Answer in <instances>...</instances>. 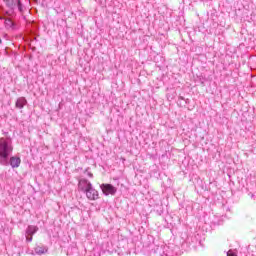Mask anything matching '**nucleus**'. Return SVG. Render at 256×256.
Returning <instances> with one entry per match:
<instances>
[{"mask_svg": "<svg viewBox=\"0 0 256 256\" xmlns=\"http://www.w3.org/2000/svg\"><path fill=\"white\" fill-rule=\"evenodd\" d=\"M13 155V138H0V163L7 164V157Z\"/></svg>", "mask_w": 256, "mask_h": 256, "instance_id": "f257e3e1", "label": "nucleus"}, {"mask_svg": "<svg viewBox=\"0 0 256 256\" xmlns=\"http://www.w3.org/2000/svg\"><path fill=\"white\" fill-rule=\"evenodd\" d=\"M3 167H12V169H18L21 166V157L19 156H8L6 159V164L0 163Z\"/></svg>", "mask_w": 256, "mask_h": 256, "instance_id": "f03ea898", "label": "nucleus"}, {"mask_svg": "<svg viewBox=\"0 0 256 256\" xmlns=\"http://www.w3.org/2000/svg\"><path fill=\"white\" fill-rule=\"evenodd\" d=\"M84 193L89 201H97L99 199V191L93 187V184H89Z\"/></svg>", "mask_w": 256, "mask_h": 256, "instance_id": "7ed1b4c3", "label": "nucleus"}, {"mask_svg": "<svg viewBox=\"0 0 256 256\" xmlns=\"http://www.w3.org/2000/svg\"><path fill=\"white\" fill-rule=\"evenodd\" d=\"M100 189L106 197L117 193V188L113 184H101Z\"/></svg>", "mask_w": 256, "mask_h": 256, "instance_id": "20e7f679", "label": "nucleus"}, {"mask_svg": "<svg viewBox=\"0 0 256 256\" xmlns=\"http://www.w3.org/2000/svg\"><path fill=\"white\" fill-rule=\"evenodd\" d=\"M38 231L39 227L29 225L25 231L26 243H31V241H33V235H35V233H37Z\"/></svg>", "mask_w": 256, "mask_h": 256, "instance_id": "39448f33", "label": "nucleus"}, {"mask_svg": "<svg viewBox=\"0 0 256 256\" xmlns=\"http://www.w3.org/2000/svg\"><path fill=\"white\" fill-rule=\"evenodd\" d=\"M4 25L5 29H7L8 31H17L18 29L17 23H15V21H13V19L11 18H6L4 21Z\"/></svg>", "mask_w": 256, "mask_h": 256, "instance_id": "423d86ee", "label": "nucleus"}, {"mask_svg": "<svg viewBox=\"0 0 256 256\" xmlns=\"http://www.w3.org/2000/svg\"><path fill=\"white\" fill-rule=\"evenodd\" d=\"M89 185H92L89 180L81 179V180H79V183H78V189L82 193H85L87 191V187H89Z\"/></svg>", "mask_w": 256, "mask_h": 256, "instance_id": "0eeeda50", "label": "nucleus"}, {"mask_svg": "<svg viewBox=\"0 0 256 256\" xmlns=\"http://www.w3.org/2000/svg\"><path fill=\"white\" fill-rule=\"evenodd\" d=\"M115 249L113 248V243L111 242H104L102 244V252L103 253H113Z\"/></svg>", "mask_w": 256, "mask_h": 256, "instance_id": "6e6552de", "label": "nucleus"}, {"mask_svg": "<svg viewBox=\"0 0 256 256\" xmlns=\"http://www.w3.org/2000/svg\"><path fill=\"white\" fill-rule=\"evenodd\" d=\"M48 251L49 248L45 245L36 246L34 248V253H36V255H45V253H47Z\"/></svg>", "mask_w": 256, "mask_h": 256, "instance_id": "1a4fd4ad", "label": "nucleus"}, {"mask_svg": "<svg viewBox=\"0 0 256 256\" xmlns=\"http://www.w3.org/2000/svg\"><path fill=\"white\" fill-rule=\"evenodd\" d=\"M27 105V99L25 97H20L16 100L15 107L16 109H23Z\"/></svg>", "mask_w": 256, "mask_h": 256, "instance_id": "9d476101", "label": "nucleus"}, {"mask_svg": "<svg viewBox=\"0 0 256 256\" xmlns=\"http://www.w3.org/2000/svg\"><path fill=\"white\" fill-rule=\"evenodd\" d=\"M6 3V6L9 7V9H15L17 4L15 3V0H4Z\"/></svg>", "mask_w": 256, "mask_h": 256, "instance_id": "9b49d317", "label": "nucleus"}, {"mask_svg": "<svg viewBox=\"0 0 256 256\" xmlns=\"http://www.w3.org/2000/svg\"><path fill=\"white\" fill-rule=\"evenodd\" d=\"M16 3H17L18 11L20 13H23V3L21 2V0H16Z\"/></svg>", "mask_w": 256, "mask_h": 256, "instance_id": "f8f14e48", "label": "nucleus"}, {"mask_svg": "<svg viewBox=\"0 0 256 256\" xmlns=\"http://www.w3.org/2000/svg\"><path fill=\"white\" fill-rule=\"evenodd\" d=\"M2 134L4 135V137L0 138V139H9V137H11L9 135V132H6L5 130H2Z\"/></svg>", "mask_w": 256, "mask_h": 256, "instance_id": "ddd939ff", "label": "nucleus"}, {"mask_svg": "<svg viewBox=\"0 0 256 256\" xmlns=\"http://www.w3.org/2000/svg\"><path fill=\"white\" fill-rule=\"evenodd\" d=\"M199 81H200L201 85L205 86V81H207V78L201 76V77L199 78Z\"/></svg>", "mask_w": 256, "mask_h": 256, "instance_id": "4468645a", "label": "nucleus"}, {"mask_svg": "<svg viewBox=\"0 0 256 256\" xmlns=\"http://www.w3.org/2000/svg\"><path fill=\"white\" fill-rule=\"evenodd\" d=\"M158 215H163V210L157 211Z\"/></svg>", "mask_w": 256, "mask_h": 256, "instance_id": "2eb2a0df", "label": "nucleus"}, {"mask_svg": "<svg viewBox=\"0 0 256 256\" xmlns=\"http://www.w3.org/2000/svg\"><path fill=\"white\" fill-rule=\"evenodd\" d=\"M179 99H180L181 101H185V97H183V96H179Z\"/></svg>", "mask_w": 256, "mask_h": 256, "instance_id": "dca6fc26", "label": "nucleus"}, {"mask_svg": "<svg viewBox=\"0 0 256 256\" xmlns=\"http://www.w3.org/2000/svg\"><path fill=\"white\" fill-rule=\"evenodd\" d=\"M88 177H91V178H93V173H91V172H88Z\"/></svg>", "mask_w": 256, "mask_h": 256, "instance_id": "f3484780", "label": "nucleus"}, {"mask_svg": "<svg viewBox=\"0 0 256 256\" xmlns=\"http://www.w3.org/2000/svg\"><path fill=\"white\" fill-rule=\"evenodd\" d=\"M184 101H185V104L188 105L190 100L189 99H185Z\"/></svg>", "mask_w": 256, "mask_h": 256, "instance_id": "a211bd4d", "label": "nucleus"}, {"mask_svg": "<svg viewBox=\"0 0 256 256\" xmlns=\"http://www.w3.org/2000/svg\"><path fill=\"white\" fill-rule=\"evenodd\" d=\"M249 195H251V197H252V198H254V197H255V195H254L253 193H250Z\"/></svg>", "mask_w": 256, "mask_h": 256, "instance_id": "6ab92c4d", "label": "nucleus"}, {"mask_svg": "<svg viewBox=\"0 0 256 256\" xmlns=\"http://www.w3.org/2000/svg\"><path fill=\"white\" fill-rule=\"evenodd\" d=\"M33 1H34V3H38L39 0H33Z\"/></svg>", "mask_w": 256, "mask_h": 256, "instance_id": "aec40b11", "label": "nucleus"}]
</instances>
